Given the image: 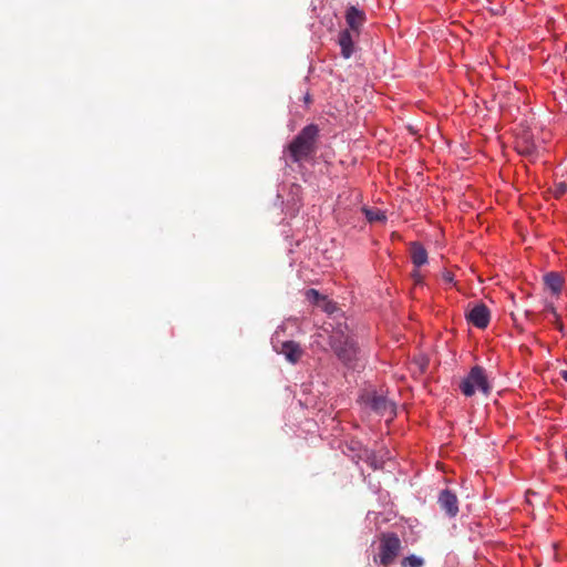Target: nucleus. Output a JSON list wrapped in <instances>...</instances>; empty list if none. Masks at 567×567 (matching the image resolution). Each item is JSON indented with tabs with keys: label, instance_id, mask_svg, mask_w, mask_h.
<instances>
[{
	"label": "nucleus",
	"instance_id": "nucleus-13",
	"mask_svg": "<svg viewBox=\"0 0 567 567\" xmlns=\"http://www.w3.org/2000/svg\"><path fill=\"white\" fill-rule=\"evenodd\" d=\"M363 213L370 223L384 221L386 219L384 213L379 209L363 208Z\"/></svg>",
	"mask_w": 567,
	"mask_h": 567
},
{
	"label": "nucleus",
	"instance_id": "nucleus-14",
	"mask_svg": "<svg viewBox=\"0 0 567 567\" xmlns=\"http://www.w3.org/2000/svg\"><path fill=\"white\" fill-rule=\"evenodd\" d=\"M402 567H422L424 560L415 555H410L401 561Z\"/></svg>",
	"mask_w": 567,
	"mask_h": 567
},
{
	"label": "nucleus",
	"instance_id": "nucleus-5",
	"mask_svg": "<svg viewBox=\"0 0 567 567\" xmlns=\"http://www.w3.org/2000/svg\"><path fill=\"white\" fill-rule=\"evenodd\" d=\"M467 321L478 329H485L491 320V312L486 305L477 303L465 315Z\"/></svg>",
	"mask_w": 567,
	"mask_h": 567
},
{
	"label": "nucleus",
	"instance_id": "nucleus-16",
	"mask_svg": "<svg viewBox=\"0 0 567 567\" xmlns=\"http://www.w3.org/2000/svg\"><path fill=\"white\" fill-rule=\"evenodd\" d=\"M319 306L327 313H333L337 310V305L333 301L329 300L327 297H324V299L321 301V305Z\"/></svg>",
	"mask_w": 567,
	"mask_h": 567
},
{
	"label": "nucleus",
	"instance_id": "nucleus-2",
	"mask_svg": "<svg viewBox=\"0 0 567 567\" xmlns=\"http://www.w3.org/2000/svg\"><path fill=\"white\" fill-rule=\"evenodd\" d=\"M344 329L339 326L330 336V347L343 364L352 367L358 359L359 348L353 337L346 333Z\"/></svg>",
	"mask_w": 567,
	"mask_h": 567
},
{
	"label": "nucleus",
	"instance_id": "nucleus-12",
	"mask_svg": "<svg viewBox=\"0 0 567 567\" xmlns=\"http://www.w3.org/2000/svg\"><path fill=\"white\" fill-rule=\"evenodd\" d=\"M563 282L561 276L557 272H549L545 276V284L554 293L560 291Z\"/></svg>",
	"mask_w": 567,
	"mask_h": 567
},
{
	"label": "nucleus",
	"instance_id": "nucleus-17",
	"mask_svg": "<svg viewBox=\"0 0 567 567\" xmlns=\"http://www.w3.org/2000/svg\"><path fill=\"white\" fill-rule=\"evenodd\" d=\"M545 313H546V316H551V317L554 318L555 323L557 324V327H558L559 329H561L563 324H561V322H560V320H559V317H558V315H557V312H556V309H555L553 306H548V307L545 309Z\"/></svg>",
	"mask_w": 567,
	"mask_h": 567
},
{
	"label": "nucleus",
	"instance_id": "nucleus-6",
	"mask_svg": "<svg viewBox=\"0 0 567 567\" xmlns=\"http://www.w3.org/2000/svg\"><path fill=\"white\" fill-rule=\"evenodd\" d=\"M437 503L443 512L450 517H455L458 513V499L451 489L441 491Z\"/></svg>",
	"mask_w": 567,
	"mask_h": 567
},
{
	"label": "nucleus",
	"instance_id": "nucleus-9",
	"mask_svg": "<svg viewBox=\"0 0 567 567\" xmlns=\"http://www.w3.org/2000/svg\"><path fill=\"white\" fill-rule=\"evenodd\" d=\"M367 402L370 408L379 414L384 415L394 413L393 403L385 396L373 393L367 398Z\"/></svg>",
	"mask_w": 567,
	"mask_h": 567
},
{
	"label": "nucleus",
	"instance_id": "nucleus-18",
	"mask_svg": "<svg viewBox=\"0 0 567 567\" xmlns=\"http://www.w3.org/2000/svg\"><path fill=\"white\" fill-rule=\"evenodd\" d=\"M442 278L446 284H452L454 281V275L449 270H444L442 272Z\"/></svg>",
	"mask_w": 567,
	"mask_h": 567
},
{
	"label": "nucleus",
	"instance_id": "nucleus-8",
	"mask_svg": "<svg viewBox=\"0 0 567 567\" xmlns=\"http://www.w3.org/2000/svg\"><path fill=\"white\" fill-rule=\"evenodd\" d=\"M359 38V34L350 30H342L339 33L338 44L341 48V55L344 59H350L354 53V42Z\"/></svg>",
	"mask_w": 567,
	"mask_h": 567
},
{
	"label": "nucleus",
	"instance_id": "nucleus-15",
	"mask_svg": "<svg viewBox=\"0 0 567 567\" xmlns=\"http://www.w3.org/2000/svg\"><path fill=\"white\" fill-rule=\"evenodd\" d=\"M326 296L320 295V292L316 289H308L306 291V298L309 302L313 305H321V301L324 299Z\"/></svg>",
	"mask_w": 567,
	"mask_h": 567
},
{
	"label": "nucleus",
	"instance_id": "nucleus-7",
	"mask_svg": "<svg viewBox=\"0 0 567 567\" xmlns=\"http://www.w3.org/2000/svg\"><path fill=\"white\" fill-rule=\"evenodd\" d=\"M346 22L348 24L347 30L360 34V30L365 22V13L357 7L350 6L346 11Z\"/></svg>",
	"mask_w": 567,
	"mask_h": 567
},
{
	"label": "nucleus",
	"instance_id": "nucleus-10",
	"mask_svg": "<svg viewBox=\"0 0 567 567\" xmlns=\"http://www.w3.org/2000/svg\"><path fill=\"white\" fill-rule=\"evenodd\" d=\"M276 350L278 353L285 355V358L292 364L297 363L303 354V350L300 344L291 340L282 342L280 348H277Z\"/></svg>",
	"mask_w": 567,
	"mask_h": 567
},
{
	"label": "nucleus",
	"instance_id": "nucleus-3",
	"mask_svg": "<svg viewBox=\"0 0 567 567\" xmlns=\"http://www.w3.org/2000/svg\"><path fill=\"white\" fill-rule=\"evenodd\" d=\"M491 389L487 373L481 365L473 367L460 383V390L465 396H473L476 391L487 395Z\"/></svg>",
	"mask_w": 567,
	"mask_h": 567
},
{
	"label": "nucleus",
	"instance_id": "nucleus-20",
	"mask_svg": "<svg viewBox=\"0 0 567 567\" xmlns=\"http://www.w3.org/2000/svg\"><path fill=\"white\" fill-rule=\"evenodd\" d=\"M566 189H567L566 184H564V183L558 184L556 187V196H560V195L565 194Z\"/></svg>",
	"mask_w": 567,
	"mask_h": 567
},
{
	"label": "nucleus",
	"instance_id": "nucleus-19",
	"mask_svg": "<svg viewBox=\"0 0 567 567\" xmlns=\"http://www.w3.org/2000/svg\"><path fill=\"white\" fill-rule=\"evenodd\" d=\"M412 278H413L415 285H421L423 282V276L421 275V272L419 270H414L412 272Z\"/></svg>",
	"mask_w": 567,
	"mask_h": 567
},
{
	"label": "nucleus",
	"instance_id": "nucleus-11",
	"mask_svg": "<svg viewBox=\"0 0 567 567\" xmlns=\"http://www.w3.org/2000/svg\"><path fill=\"white\" fill-rule=\"evenodd\" d=\"M411 260L415 267H421L427 262V251L420 243H412L410 246Z\"/></svg>",
	"mask_w": 567,
	"mask_h": 567
},
{
	"label": "nucleus",
	"instance_id": "nucleus-1",
	"mask_svg": "<svg viewBox=\"0 0 567 567\" xmlns=\"http://www.w3.org/2000/svg\"><path fill=\"white\" fill-rule=\"evenodd\" d=\"M319 130L316 125L305 126L288 146L293 163L309 158L316 152V142Z\"/></svg>",
	"mask_w": 567,
	"mask_h": 567
},
{
	"label": "nucleus",
	"instance_id": "nucleus-21",
	"mask_svg": "<svg viewBox=\"0 0 567 567\" xmlns=\"http://www.w3.org/2000/svg\"><path fill=\"white\" fill-rule=\"evenodd\" d=\"M560 377L563 378V380H564V381H566V382H567V370H563V371L560 372Z\"/></svg>",
	"mask_w": 567,
	"mask_h": 567
},
{
	"label": "nucleus",
	"instance_id": "nucleus-4",
	"mask_svg": "<svg viewBox=\"0 0 567 567\" xmlns=\"http://www.w3.org/2000/svg\"><path fill=\"white\" fill-rule=\"evenodd\" d=\"M402 548L399 536L394 533H382L380 536L379 554L373 561L382 566L392 565Z\"/></svg>",
	"mask_w": 567,
	"mask_h": 567
}]
</instances>
